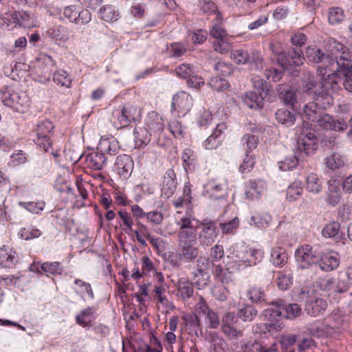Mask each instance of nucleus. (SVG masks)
<instances>
[{"label":"nucleus","instance_id":"f257e3e1","mask_svg":"<svg viewBox=\"0 0 352 352\" xmlns=\"http://www.w3.org/2000/svg\"><path fill=\"white\" fill-rule=\"evenodd\" d=\"M330 77L321 76L320 81L315 80L313 76L302 80V85L298 88L297 92L302 95V99H311L318 101L319 105L329 107L333 103L332 94L338 91V86L335 80L336 76Z\"/></svg>","mask_w":352,"mask_h":352},{"label":"nucleus","instance_id":"f03ea898","mask_svg":"<svg viewBox=\"0 0 352 352\" xmlns=\"http://www.w3.org/2000/svg\"><path fill=\"white\" fill-rule=\"evenodd\" d=\"M177 254L180 259L186 263L195 262L199 256V248L197 245V237L194 234L182 232L178 239Z\"/></svg>","mask_w":352,"mask_h":352},{"label":"nucleus","instance_id":"7ed1b4c3","mask_svg":"<svg viewBox=\"0 0 352 352\" xmlns=\"http://www.w3.org/2000/svg\"><path fill=\"white\" fill-rule=\"evenodd\" d=\"M54 129V124L48 120H45L38 122L33 131L34 142L45 152L52 150Z\"/></svg>","mask_w":352,"mask_h":352},{"label":"nucleus","instance_id":"20e7f679","mask_svg":"<svg viewBox=\"0 0 352 352\" xmlns=\"http://www.w3.org/2000/svg\"><path fill=\"white\" fill-rule=\"evenodd\" d=\"M1 100L2 102L16 111L24 113L30 106V98L25 92L10 91L9 90L1 91Z\"/></svg>","mask_w":352,"mask_h":352},{"label":"nucleus","instance_id":"39448f33","mask_svg":"<svg viewBox=\"0 0 352 352\" xmlns=\"http://www.w3.org/2000/svg\"><path fill=\"white\" fill-rule=\"evenodd\" d=\"M305 54L309 61L319 64L317 72L320 76H326L329 68L336 65L333 58L329 54L324 53L322 50L316 47H307Z\"/></svg>","mask_w":352,"mask_h":352},{"label":"nucleus","instance_id":"423d86ee","mask_svg":"<svg viewBox=\"0 0 352 352\" xmlns=\"http://www.w3.org/2000/svg\"><path fill=\"white\" fill-rule=\"evenodd\" d=\"M348 53L343 52L340 56L336 57V59L333 58L336 65L329 68L328 73L326 75L327 78L333 75L336 76L335 81L338 86V90L342 81L340 75L344 78L352 76V60L348 58Z\"/></svg>","mask_w":352,"mask_h":352},{"label":"nucleus","instance_id":"0eeeda50","mask_svg":"<svg viewBox=\"0 0 352 352\" xmlns=\"http://www.w3.org/2000/svg\"><path fill=\"white\" fill-rule=\"evenodd\" d=\"M304 127L300 129L297 132V144L300 151H303L307 155H311L318 148V140L315 133L309 129V123L307 122V126H305V122L303 123Z\"/></svg>","mask_w":352,"mask_h":352},{"label":"nucleus","instance_id":"6e6552de","mask_svg":"<svg viewBox=\"0 0 352 352\" xmlns=\"http://www.w3.org/2000/svg\"><path fill=\"white\" fill-rule=\"evenodd\" d=\"M140 117V111L133 105L124 106L115 109L112 113L111 121L117 129H122L129 125L132 121Z\"/></svg>","mask_w":352,"mask_h":352},{"label":"nucleus","instance_id":"1a4fd4ad","mask_svg":"<svg viewBox=\"0 0 352 352\" xmlns=\"http://www.w3.org/2000/svg\"><path fill=\"white\" fill-rule=\"evenodd\" d=\"M296 260L301 269H308L317 264L318 256L309 245H303L296 250Z\"/></svg>","mask_w":352,"mask_h":352},{"label":"nucleus","instance_id":"9d476101","mask_svg":"<svg viewBox=\"0 0 352 352\" xmlns=\"http://www.w3.org/2000/svg\"><path fill=\"white\" fill-rule=\"evenodd\" d=\"M210 34L215 38L213 47L216 52L226 54L229 52L231 43L226 32L219 25H214L210 30Z\"/></svg>","mask_w":352,"mask_h":352},{"label":"nucleus","instance_id":"9b49d317","mask_svg":"<svg viewBox=\"0 0 352 352\" xmlns=\"http://www.w3.org/2000/svg\"><path fill=\"white\" fill-rule=\"evenodd\" d=\"M200 225L201 231L199 233V242L203 245L208 246L214 242L217 237L219 230L214 223L211 221L204 220Z\"/></svg>","mask_w":352,"mask_h":352},{"label":"nucleus","instance_id":"f8f14e48","mask_svg":"<svg viewBox=\"0 0 352 352\" xmlns=\"http://www.w3.org/2000/svg\"><path fill=\"white\" fill-rule=\"evenodd\" d=\"M192 107V98L189 94L181 91L174 96L172 102V108L174 111L185 116Z\"/></svg>","mask_w":352,"mask_h":352},{"label":"nucleus","instance_id":"ddd939ff","mask_svg":"<svg viewBox=\"0 0 352 352\" xmlns=\"http://www.w3.org/2000/svg\"><path fill=\"white\" fill-rule=\"evenodd\" d=\"M317 263L320 269L326 272H331L340 265V256L337 252L329 251L318 256Z\"/></svg>","mask_w":352,"mask_h":352},{"label":"nucleus","instance_id":"4468645a","mask_svg":"<svg viewBox=\"0 0 352 352\" xmlns=\"http://www.w3.org/2000/svg\"><path fill=\"white\" fill-rule=\"evenodd\" d=\"M282 312L280 309H267L266 316H268L267 322V331L268 333L273 334L280 331L284 327L281 320Z\"/></svg>","mask_w":352,"mask_h":352},{"label":"nucleus","instance_id":"2eb2a0df","mask_svg":"<svg viewBox=\"0 0 352 352\" xmlns=\"http://www.w3.org/2000/svg\"><path fill=\"white\" fill-rule=\"evenodd\" d=\"M175 72L178 76L184 79L189 78L188 82L192 86L196 87L200 84H204L202 78L195 75L194 69L189 64L184 63L176 67Z\"/></svg>","mask_w":352,"mask_h":352},{"label":"nucleus","instance_id":"dca6fc26","mask_svg":"<svg viewBox=\"0 0 352 352\" xmlns=\"http://www.w3.org/2000/svg\"><path fill=\"white\" fill-rule=\"evenodd\" d=\"M133 168V162L127 155H121L117 157L115 168L120 177L127 178L130 176Z\"/></svg>","mask_w":352,"mask_h":352},{"label":"nucleus","instance_id":"f3484780","mask_svg":"<svg viewBox=\"0 0 352 352\" xmlns=\"http://www.w3.org/2000/svg\"><path fill=\"white\" fill-rule=\"evenodd\" d=\"M177 224L179 226V231L177 233L178 239H179V234L183 232L188 233V234L193 233L195 237H197V228L199 227V221L192 217L191 214L188 212L186 216L183 217L177 221Z\"/></svg>","mask_w":352,"mask_h":352},{"label":"nucleus","instance_id":"a211bd4d","mask_svg":"<svg viewBox=\"0 0 352 352\" xmlns=\"http://www.w3.org/2000/svg\"><path fill=\"white\" fill-rule=\"evenodd\" d=\"M176 175L173 169H168L164 176L162 184V195L166 198L170 197L175 192L177 188V182L175 181Z\"/></svg>","mask_w":352,"mask_h":352},{"label":"nucleus","instance_id":"6ab92c4d","mask_svg":"<svg viewBox=\"0 0 352 352\" xmlns=\"http://www.w3.org/2000/svg\"><path fill=\"white\" fill-rule=\"evenodd\" d=\"M206 192L210 197L214 199H223L227 194L228 184L226 182L217 184L214 180H210L205 186Z\"/></svg>","mask_w":352,"mask_h":352},{"label":"nucleus","instance_id":"aec40b11","mask_svg":"<svg viewBox=\"0 0 352 352\" xmlns=\"http://www.w3.org/2000/svg\"><path fill=\"white\" fill-rule=\"evenodd\" d=\"M327 108L319 105L318 101L309 102L303 107L302 117L304 120H307L314 124L322 112V109Z\"/></svg>","mask_w":352,"mask_h":352},{"label":"nucleus","instance_id":"412c9836","mask_svg":"<svg viewBox=\"0 0 352 352\" xmlns=\"http://www.w3.org/2000/svg\"><path fill=\"white\" fill-rule=\"evenodd\" d=\"M327 307V302L322 298H317L314 300H307L305 304V310L307 314L316 317L323 314Z\"/></svg>","mask_w":352,"mask_h":352},{"label":"nucleus","instance_id":"4be33fe9","mask_svg":"<svg viewBox=\"0 0 352 352\" xmlns=\"http://www.w3.org/2000/svg\"><path fill=\"white\" fill-rule=\"evenodd\" d=\"M278 94L279 98L287 105H289L292 109L296 107L297 102L296 94L289 86L285 85H280L278 86Z\"/></svg>","mask_w":352,"mask_h":352},{"label":"nucleus","instance_id":"5701e85b","mask_svg":"<svg viewBox=\"0 0 352 352\" xmlns=\"http://www.w3.org/2000/svg\"><path fill=\"white\" fill-rule=\"evenodd\" d=\"M17 262V254L11 248L3 245L0 248V265L12 267Z\"/></svg>","mask_w":352,"mask_h":352},{"label":"nucleus","instance_id":"b1692460","mask_svg":"<svg viewBox=\"0 0 352 352\" xmlns=\"http://www.w3.org/2000/svg\"><path fill=\"white\" fill-rule=\"evenodd\" d=\"M226 129V126L224 123H220L217 125L213 133L208 137L204 142V146L208 150H211L217 148L220 143V138L222 133Z\"/></svg>","mask_w":352,"mask_h":352},{"label":"nucleus","instance_id":"393cba45","mask_svg":"<svg viewBox=\"0 0 352 352\" xmlns=\"http://www.w3.org/2000/svg\"><path fill=\"white\" fill-rule=\"evenodd\" d=\"M234 316L231 314H228L222 320V331L230 340L237 339L243 336L242 330L236 329L230 324V320H232Z\"/></svg>","mask_w":352,"mask_h":352},{"label":"nucleus","instance_id":"a878e982","mask_svg":"<svg viewBox=\"0 0 352 352\" xmlns=\"http://www.w3.org/2000/svg\"><path fill=\"white\" fill-rule=\"evenodd\" d=\"M288 57H283L281 65L284 67L292 63L295 66H299L303 63L304 57L300 48H291L288 52Z\"/></svg>","mask_w":352,"mask_h":352},{"label":"nucleus","instance_id":"bb28decb","mask_svg":"<svg viewBox=\"0 0 352 352\" xmlns=\"http://www.w3.org/2000/svg\"><path fill=\"white\" fill-rule=\"evenodd\" d=\"M135 143L137 147H144L148 144L151 140V133L146 127H135L133 131Z\"/></svg>","mask_w":352,"mask_h":352},{"label":"nucleus","instance_id":"cd10ccee","mask_svg":"<svg viewBox=\"0 0 352 352\" xmlns=\"http://www.w3.org/2000/svg\"><path fill=\"white\" fill-rule=\"evenodd\" d=\"M242 100L250 109H261L263 105V99L261 95L253 91L244 94L242 96Z\"/></svg>","mask_w":352,"mask_h":352},{"label":"nucleus","instance_id":"c85d7f7f","mask_svg":"<svg viewBox=\"0 0 352 352\" xmlns=\"http://www.w3.org/2000/svg\"><path fill=\"white\" fill-rule=\"evenodd\" d=\"M212 273L214 278L223 284H228L232 281V273L228 268H225L221 263L212 265Z\"/></svg>","mask_w":352,"mask_h":352},{"label":"nucleus","instance_id":"c756f323","mask_svg":"<svg viewBox=\"0 0 352 352\" xmlns=\"http://www.w3.org/2000/svg\"><path fill=\"white\" fill-rule=\"evenodd\" d=\"M306 190L311 194H318L322 190V183L318 176L314 173H309L306 177Z\"/></svg>","mask_w":352,"mask_h":352},{"label":"nucleus","instance_id":"7c9ffc66","mask_svg":"<svg viewBox=\"0 0 352 352\" xmlns=\"http://www.w3.org/2000/svg\"><path fill=\"white\" fill-rule=\"evenodd\" d=\"M88 165L94 170H101L106 164L107 157L101 151L91 153L86 157Z\"/></svg>","mask_w":352,"mask_h":352},{"label":"nucleus","instance_id":"2f4dec72","mask_svg":"<svg viewBox=\"0 0 352 352\" xmlns=\"http://www.w3.org/2000/svg\"><path fill=\"white\" fill-rule=\"evenodd\" d=\"M340 179L337 177H331L327 182L329 193H336V195L329 196V203L336 205L338 203L340 197Z\"/></svg>","mask_w":352,"mask_h":352},{"label":"nucleus","instance_id":"473e14b6","mask_svg":"<svg viewBox=\"0 0 352 352\" xmlns=\"http://www.w3.org/2000/svg\"><path fill=\"white\" fill-rule=\"evenodd\" d=\"M177 290L178 295L183 299H189L193 294V287L192 283L190 282L187 278H180L177 285Z\"/></svg>","mask_w":352,"mask_h":352},{"label":"nucleus","instance_id":"72a5a7b5","mask_svg":"<svg viewBox=\"0 0 352 352\" xmlns=\"http://www.w3.org/2000/svg\"><path fill=\"white\" fill-rule=\"evenodd\" d=\"M266 188L265 183L262 180L251 181L246 195L251 199H258Z\"/></svg>","mask_w":352,"mask_h":352},{"label":"nucleus","instance_id":"f704fd0d","mask_svg":"<svg viewBox=\"0 0 352 352\" xmlns=\"http://www.w3.org/2000/svg\"><path fill=\"white\" fill-rule=\"evenodd\" d=\"M287 254L280 246L275 247L271 253V261L276 267H283L287 262Z\"/></svg>","mask_w":352,"mask_h":352},{"label":"nucleus","instance_id":"c9c22d12","mask_svg":"<svg viewBox=\"0 0 352 352\" xmlns=\"http://www.w3.org/2000/svg\"><path fill=\"white\" fill-rule=\"evenodd\" d=\"M94 307H88L80 311V313L76 316V323L82 327H89L91 326V316L95 312Z\"/></svg>","mask_w":352,"mask_h":352},{"label":"nucleus","instance_id":"e433bc0d","mask_svg":"<svg viewBox=\"0 0 352 352\" xmlns=\"http://www.w3.org/2000/svg\"><path fill=\"white\" fill-rule=\"evenodd\" d=\"M340 229V223L337 221H332L327 224L322 229V234L326 238L342 239V232Z\"/></svg>","mask_w":352,"mask_h":352},{"label":"nucleus","instance_id":"4c0bfd02","mask_svg":"<svg viewBox=\"0 0 352 352\" xmlns=\"http://www.w3.org/2000/svg\"><path fill=\"white\" fill-rule=\"evenodd\" d=\"M99 14L102 20L109 23L116 21L120 16L118 10L113 6L109 5L102 7Z\"/></svg>","mask_w":352,"mask_h":352},{"label":"nucleus","instance_id":"58836bf2","mask_svg":"<svg viewBox=\"0 0 352 352\" xmlns=\"http://www.w3.org/2000/svg\"><path fill=\"white\" fill-rule=\"evenodd\" d=\"M230 257L236 262L242 263L245 265L248 259L247 247L243 245H232L230 248Z\"/></svg>","mask_w":352,"mask_h":352},{"label":"nucleus","instance_id":"ea45409f","mask_svg":"<svg viewBox=\"0 0 352 352\" xmlns=\"http://www.w3.org/2000/svg\"><path fill=\"white\" fill-rule=\"evenodd\" d=\"M47 33L56 41L65 42L69 38L68 30L64 26H54V28L49 29Z\"/></svg>","mask_w":352,"mask_h":352},{"label":"nucleus","instance_id":"a19ab883","mask_svg":"<svg viewBox=\"0 0 352 352\" xmlns=\"http://www.w3.org/2000/svg\"><path fill=\"white\" fill-rule=\"evenodd\" d=\"M146 125L148 131L154 136L160 135L163 132L164 128L162 118L156 114L151 121L147 122Z\"/></svg>","mask_w":352,"mask_h":352},{"label":"nucleus","instance_id":"79ce46f5","mask_svg":"<svg viewBox=\"0 0 352 352\" xmlns=\"http://www.w3.org/2000/svg\"><path fill=\"white\" fill-rule=\"evenodd\" d=\"M166 289L162 286H155L154 289V298L157 299L164 307L170 310H174L175 309V306L173 302L168 300L166 296L164 295Z\"/></svg>","mask_w":352,"mask_h":352},{"label":"nucleus","instance_id":"37998d69","mask_svg":"<svg viewBox=\"0 0 352 352\" xmlns=\"http://www.w3.org/2000/svg\"><path fill=\"white\" fill-rule=\"evenodd\" d=\"M275 116L278 122L287 126L294 124L296 120L295 116L291 111L285 109H278L275 113Z\"/></svg>","mask_w":352,"mask_h":352},{"label":"nucleus","instance_id":"c03bdc74","mask_svg":"<svg viewBox=\"0 0 352 352\" xmlns=\"http://www.w3.org/2000/svg\"><path fill=\"white\" fill-rule=\"evenodd\" d=\"M297 341V336L293 334L282 335L280 344L283 352H295L294 344Z\"/></svg>","mask_w":352,"mask_h":352},{"label":"nucleus","instance_id":"a18cd8bd","mask_svg":"<svg viewBox=\"0 0 352 352\" xmlns=\"http://www.w3.org/2000/svg\"><path fill=\"white\" fill-rule=\"evenodd\" d=\"M276 344H272L270 348L262 346L256 341L248 342L245 344L244 349L246 352H276Z\"/></svg>","mask_w":352,"mask_h":352},{"label":"nucleus","instance_id":"49530a36","mask_svg":"<svg viewBox=\"0 0 352 352\" xmlns=\"http://www.w3.org/2000/svg\"><path fill=\"white\" fill-rule=\"evenodd\" d=\"M98 149L104 154L106 153L110 155H114L118 151V143L115 141L111 142L108 139H101Z\"/></svg>","mask_w":352,"mask_h":352},{"label":"nucleus","instance_id":"de8ad7c7","mask_svg":"<svg viewBox=\"0 0 352 352\" xmlns=\"http://www.w3.org/2000/svg\"><path fill=\"white\" fill-rule=\"evenodd\" d=\"M331 122H333V117L322 111L316 122H314V124H309V126L310 125L315 128L329 129V128H331Z\"/></svg>","mask_w":352,"mask_h":352},{"label":"nucleus","instance_id":"09e8293b","mask_svg":"<svg viewBox=\"0 0 352 352\" xmlns=\"http://www.w3.org/2000/svg\"><path fill=\"white\" fill-rule=\"evenodd\" d=\"M224 257V250L221 245L216 244L211 248L210 251L209 261L211 265L219 263V261Z\"/></svg>","mask_w":352,"mask_h":352},{"label":"nucleus","instance_id":"8fccbe9b","mask_svg":"<svg viewBox=\"0 0 352 352\" xmlns=\"http://www.w3.org/2000/svg\"><path fill=\"white\" fill-rule=\"evenodd\" d=\"M302 188L299 182H294L289 186L287 190V199L289 201L298 199L302 193Z\"/></svg>","mask_w":352,"mask_h":352},{"label":"nucleus","instance_id":"3c124183","mask_svg":"<svg viewBox=\"0 0 352 352\" xmlns=\"http://www.w3.org/2000/svg\"><path fill=\"white\" fill-rule=\"evenodd\" d=\"M53 79L57 85H60L67 88L71 87L72 80L65 70L61 69L56 72L54 74Z\"/></svg>","mask_w":352,"mask_h":352},{"label":"nucleus","instance_id":"603ef678","mask_svg":"<svg viewBox=\"0 0 352 352\" xmlns=\"http://www.w3.org/2000/svg\"><path fill=\"white\" fill-rule=\"evenodd\" d=\"M230 57L236 64H245L250 60L248 52L243 49L232 50Z\"/></svg>","mask_w":352,"mask_h":352},{"label":"nucleus","instance_id":"864d4df0","mask_svg":"<svg viewBox=\"0 0 352 352\" xmlns=\"http://www.w3.org/2000/svg\"><path fill=\"white\" fill-rule=\"evenodd\" d=\"M248 259L245 266L256 265L257 262L261 261L263 253L261 250L248 249L247 248Z\"/></svg>","mask_w":352,"mask_h":352},{"label":"nucleus","instance_id":"5fc2aeb1","mask_svg":"<svg viewBox=\"0 0 352 352\" xmlns=\"http://www.w3.org/2000/svg\"><path fill=\"white\" fill-rule=\"evenodd\" d=\"M195 261L197 270L195 272V278L205 276L208 277L204 271L210 267L209 259L205 257H199Z\"/></svg>","mask_w":352,"mask_h":352},{"label":"nucleus","instance_id":"6e6d98bb","mask_svg":"<svg viewBox=\"0 0 352 352\" xmlns=\"http://www.w3.org/2000/svg\"><path fill=\"white\" fill-rule=\"evenodd\" d=\"M275 309H280L283 313V311H285L287 314V318H294L298 316L301 313V309L298 304H289L288 305H280L278 307Z\"/></svg>","mask_w":352,"mask_h":352},{"label":"nucleus","instance_id":"4d7b16f0","mask_svg":"<svg viewBox=\"0 0 352 352\" xmlns=\"http://www.w3.org/2000/svg\"><path fill=\"white\" fill-rule=\"evenodd\" d=\"M208 85L212 89L217 91H226L230 87L228 82L226 79L219 77L212 78L210 80Z\"/></svg>","mask_w":352,"mask_h":352},{"label":"nucleus","instance_id":"13d9d810","mask_svg":"<svg viewBox=\"0 0 352 352\" xmlns=\"http://www.w3.org/2000/svg\"><path fill=\"white\" fill-rule=\"evenodd\" d=\"M344 14L340 8H331L329 11V22L331 24H338L343 21Z\"/></svg>","mask_w":352,"mask_h":352},{"label":"nucleus","instance_id":"bf43d9fd","mask_svg":"<svg viewBox=\"0 0 352 352\" xmlns=\"http://www.w3.org/2000/svg\"><path fill=\"white\" fill-rule=\"evenodd\" d=\"M238 315L244 321H252L257 315V310L252 306L248 305L240 309Z\"/></svg>","mask_w":352,"mask_h":352},{"label":"nucleus","instance_id":"052dcab7","mask_svg":"<svg viewBox=\"0 0 352 352\" xmlns=\"http://www.w3.org/2000/svg\"><path fill=\"white\" fill-rule=\"evenodd\" d=\"M327 166L334 170L344 165V160L342 156L338 153H333V155L327 157L326 159Z\"/></svg>","mask_w":352,"mask_h":352},{"label":"nucleus","instance_id":"680f3d73","mask_svg":"<svg viewBox=\"0 0 352 352\" xmlns=\"http://www.w3.org/2000/svg\"><path fill=\"white\" fill-rule=\"evenodd\" d=\"M213 297L219 301H226L229 295V291L224 285H215L212 289Z\"/></svg>","mask_w":352,"mask_h":352},{"label":"nucleus","instance_id":"e2e57ef3","mask_svg":"<svg viewBox=\"0 0 352 352\" xmlns=\"http://www.w3.org/2000/svg\"><path fill=\"white\" fill-rule=\"evenodd\" d=\"M243 144L246 145V152L249 153L257 147L258 139L254 135L245 134L241 139Z\"/></svg>","mask_w":352,"mask_h":352},{"label":"nucleus","instance_id":"0e129e2a","mask_svg":"<svg viewBox=\"0 0 352 352\" xmlns=\"http://www.w3.org/2000/svg\"><path fill=\"white\" fill-rule=\"evenodd\" d=\"M248 295L252 302H258L265 300V293L263 290L259 287H252L248 291Z\"/></svg>","mask_w":352,"mask_h":352},{"label":"nucleus","instance_id":"69168bd1","mask_svg":"<svg viewBox=\"0 0 352 352\" xmlns=\"http://www.w3.org/2000/svg\"><path fill=\"white\" fill-rule=\"evenodd\" d=\"M41 269L46 273L50 274H60L63 269L59 262L44 263L41 265Z\"/></svg>","mask_w":352,"mask_h":352},{"label":"nucleus","instance_id":"338daca9","mask_svg":"<svg viewBox=\"0 0 352 352\" xmlns=\"http://www.w3.org/2000/svg\"><path fill=\"white\" fill-rule=\"evenodd\" d=\"M214 70L222 76H228L232 74L233 68L232 65L224 62H218L214 65Z\"/></svg>","mask_w":352,"mask_h":352},{"label":"nucleus","instance_id":"774afa93","mask_svg":"<svg viewBox=\"0 0 352 352\" xmlns=\"http://www.w3.org/2000/svg\"><path fill=\"white\" fill-rule=\"evenodd\" d=\"M146 239L150 242L151 245L157 251V252H163L165 249V243L163 239L160 238H156L150 234H146Z\"/></svg>","mask_w":352,"mask_h":352}]
</instances>
